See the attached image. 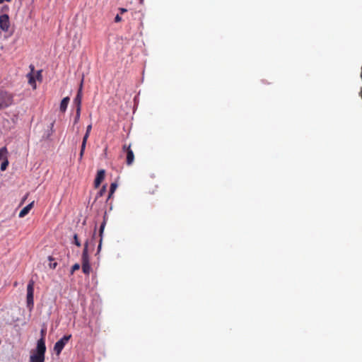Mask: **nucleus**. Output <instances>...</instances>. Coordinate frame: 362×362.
I'll list each match as a JSON object with an SVG mask.
<instances>
[{"mask_svg": "<svg viewBox=\"0 0 362 362\" xmlns=\"http://www.w3.org/2000/svg\"><path fill=\"white\" fill-rule=\"evenodd\" d=\"M46 346L42 340L37 343L35 349L32 350L29 358V362H45Z\"/></svg>", "mask_w": 362, "mask_h": 362, "instance_id": "obj_1", "label": "nucleus"}, {"mask_svg": "<svg viewBox=\"0 0 362 362\" xmlns=\"http://www.w3.org/2000/svg\"><path fill=\"white\" fill-rule=\"evenodd\" d=\"M13 95L4 90H0V110L6 108L13 104Z\"/></svg>", "mask_w": 362, "mask_h": 362, "instance_id": "obj_2", "label": "nucleus"}, {"mask_svg": "<svg viewBox=\"0 0 362 362\" xmlns=\"http://www.w3.org/2000/svg\"><path fill=\"white\" fill-rule=\"evenodd\" d=\"M71 338V334L64 335L62 339H60L55 343L54 346V351L56 354V355L59 356L61 354L65 345L67 344V342Z\"/></svg>", "mask_w": 362, "mask_h": 362, "instance_id": "obj_3", "label": "nucleus"}, {"mask_svg": "<svg viewBox=\"0 0 362 362\" xmlns=\"http://www.w3.org/2000/svg\"><path fill=\"white\" fill-rule=\"evenodd\" d=\"M34 281L30 280L27 286V306L32 308L34 305Z\"/></svg>", "mask_w": 362, "mask_h": 362, "instance_id": "obj_4", "label": "nucleus"}, {"mask_svg": "<svg viewBox=\"0 0 362 362\" xmlns=\"http://www.w3.org/2000/svg\"><path fill=\"white\" fill-rule=\"evenodd\" d=\"M122 151L126 153V163L127 165H132L134 161V154L131 148V144H124L122 146Z\"/></svg>", "mask_w": 362, "mask_h": 362, "instance_id": "obj_5", "label": "nucleus"}, {"mask_svg": "<svg viewBox=\"0 0 362 362\" xmlns=\"http://www.w3.org/2000/svg\"><path fill=\"white\" fill-rule=\"evenodd\" d=\"M83 78H82L77 94L74 100V103L76 106V108L81 109V101H82V97H83Z\"/></svg>", "mask_w": 362, "mask_h": 362, "instance_id": "obj_6", "label": "nucleus"}, {"mask_svg": "<svg viewBox=\"0 0 362 362\" xmlns=\"http://www.w3.org/2000/svg\"><path fill=\"white\" fill-rule=\"evenodd\" d=\"M10 27L9 17L7 14L0 16V28L5 32L8 31Z\"/></svg>", "mask_w": 362, "mask_h": 362, "instance_id": "obj_7", "label": "nucleus"}, {"mask_svg": "<svg viewBox=\"0 0 362 362\" xmlns=\"http://www.w3.org/2000/svg\"><path fill=\"white\" fill-rule=\"evenodd\" d=\"M105 171L104 170H100L98 171L95 179L94 180L95 187H98L103 180L105 179Z\"/></svg>", "mask_w": 362, "mask_h": 362, "instance_id": "obj_8", "label": "nucleus"}, {"mask_svg": "<svg viewBox=\"0 0 362 362\" xmlns=\"http://www.w3.org/2000/svg\"><path fill=\"white\" fill-rule=\"evenodd\" d=\"M81 264H90L89 256L88 253V242L84 245V248L81 256Z\"/></svg>", "mask_w": 362, "mask_h": 362, "instance_id": "obj_9", "label": "nucleus"}, {"mask_svg": "<svg viewBox=\"0 0 362 362\" xmlns=\"http://www.w3.org/2000/svg\"><path fill=\"white\" fill-rule=\"evenodd\" d=\"M89 136H90V134H86V133L83 136L81 146V151H80V153H79V160H81L83 158L84 151L86 149V143H87Z\"/></svg>", "mask_w": 362, "mask_h": 362, "instance_id": "obj_10", "label": "nucleus"}, {"mask_svg": "<svg viewBox=\"0 0 362 362\" xmlns=\"http://www.w3.org/2000/svg\"><path fill=\"white\" fill-rule=\"evenodd\" d=\"M34 202L30 203L26 206H25L19 213V217H24L27 215L31 209L33 207Z\"/></svg>", "mask_w": 362, "mask_h": 362, "instance_id": "obj_11", "label": "nucleus"}, {"mask_svg": "<svg viewBox=\"0 0 362 362\" xmlns=\"http://www.w3.org/2000/svg\"><path fill=\"white\" fill-rule=\"evenodd\" d=\"M69 100L70 99L69 97H65L62 100L59 107L60 111L62 112H66Z\"/></svg>", "mask_w": 362, "mask_h": 362, "instance_id": "obj_12", "label": "nucleus"}, {"mask_svg": "<svg viewBox=\"0 0 362 362\" xmlns=\"http://www.w3.org/2000/svg\"><path fill=\"white\" fill-rule=\"evenodd\" d=\"M82 271L86 275H89L91 271V267L90 264H82Z\"/></svg>", "mask_w": 362, "mask_h": 362, "instance_id": "obj_13", "label": "nucleus"}, {"mask_svg": "<svg viewBox=\"0 0 362 362\" xmlns=\"http://www.w3.org/2000/svg\"><path fill=\"white\" fill-rule=\"evenodd\" d=\"M48 260L50 262L49 264V267L50 269H54L57 266V263L56 262H52V261H54V259L52 256L48 257Z\"/></svg>", "mask_w": 362, "mask_h": 362, "instance_id": "obj_14", "label": "nucleus"}, {"mask_svg": "<svg viewBox=\"0 0 362 362\" xmlns=\"http://www.w3.org/2000/svg\"><path fill=\"white\" fill-rule=\"evenodd\" d=\"M41 337L37 340V343H40L41 340H42L43 343L45 344V335H46V328L42 329L40 331Z\"/></svg>", "mask_w": 362, "mask_h": 362, "instance_id": "obj_15", "label": "nucleus"}, {"mask_svg": "<svg viewBox=\"0 0 362 362\" xmlns=\"http://www.w3.org/2000/svg\"><path fill=\"white\" fill-rule=\"evenodd\" d=\"M81 109L76 108V116L74 118V124H77L78 122V121L80 119V117H81Z\"/></svg>", "mask_w": 362, "mask_h": 362, "instance_id": "obj_16", "label": "nucleus"}, {"mask_svg": "<svg viewBox=\"0 0 362 362\" xmlns=\"http://www.w3.org/2000/svg\"><path fill=\"white\" fill-rule=\"evenodd\" d=\"M7 153H8V151L6 147H2L1 148H0V160L2 158H4V157H6V155L7 154Z\"/></svg>", "mask_w": 362, "mask_h": 362, "instance_id": "obj_17", "label": "nucleus"}, {"mask_svg": "<svg viewBox=\"0 0 362 362\" xmlns=\"http://www.w3.org/2000/svg\"><path fill=\"white\" fill-rule=\"evenodd\" d=\"M117 187V185L116 183H112L110 185V192L108 194V198H110L112 194L115 192L116 188Z\"/></svg>", "mask_w": 362, "mask_h": 362, "instance_id": "obj_18", "label": "nucleus"}, {"mask_svg": "<svg viewBox=\"0 0 362 362\" xmlns=\"http://www.w3.org/2000/svg\"><path fill=\"white\" fill-rule=\"evenodd\" d=\"M79 269H80V264L78 263L74 264L71 269V272H70L71 274L72 275L74 273V272L78 270Z\"/></svg>", "mask_w": 362, "mask_h": 362, "instance_id": "obj_19", "label": "nucleus"}, {"mask_svg": "<svg viewBox=\"0 0 362 362\" xmlns=\"http://www.w3.org/2000/svg\"><path fill=\"white\" fill-rule=\"evenodd\" d=\"M106 192V187L105 186H103V187L99 190L98 194H97V198L99 197H102L103 196V194Z\"/></svg>", "mask_w": 362, "mask_h": 362, "instance_id": "obj_20", "label": "nucleus"}, {"mask_svg": "<svg viewBox=\"0 0 362 362\" xmlns=\"http://www.w3.org/2000/svg\"><path fill=\"white\" fill-rule=\"evenodd\" d=\"M5 158H6V160L1 165V170H5L6 169L8 165V161L6 159V156Z\"/></svg>", "mask_w": 362, "mask_h": 362, "instance_id": "obj_21", "label": "nucleus"}, {"mask_svg": "<svg viewBox=\"0 0 362 362\" xmlns=\"http://www.w3.org/2000/svg\"><path fill=\"white\" fill-rule=\"evenodd\" d=\"M74 244L78 246V247H80L81 246V243L80 241L78 240V235L77 234H74Z\"/></svg>", "mask_w": 362, "mask_h": 362, "instance_id": "obj_22", "label": "nucleus"}, {"mask_svg": "<svg viewBox=\"0 0 362 362\" xmlns=\"http://www.w3.org/2000/svg\"><path fill=\"white\" fill-rule=\"evenodd\" d=\"M29 83L30 84H32V85L33 84L34 85L33 88H35V87H36L35 81L34 78L32 76L30 77Z\"/></svg>", "mask_w": 362, "mask_h": 362, "instance_id": "obj_23", "label": "nucleus"}, {"mask_svg": "<svg viewBox=\"0 0 362 362\" xmlns=\"http://www.w3.org/2000/svg\"><path fill=\"white\" fill-rule=\"evenodd\" d=\"M91 129H92V124H90L88 125V127H86V133L90 134Z\"/></svg>", "mask_w": 362, "mask_h": 362, "instance_id": "obj_24", "label": "nucleus"}, {"mask_svg": "<svg viewBox=\"0 0 362 362\" xmlns=\"http://www.w3.org/2000/svg\"><path fill=\"white\" fill-rule=\"evenodd\" d=\"M121 21H122V18L120 17V16H119V15H117V16H115V21L116 23H119V22H120Z\"/></svg>", "mask_w": 362, "mask_h": 362, "instance_id": "obj_25", "label": "nucleus"}, {"mask_svg": "<svg viewBox=\"0 0 362 362\" xmlns=\"http://www.w3.org/2000/svg\"><path fill=\"white\" fill-rule=\"evenodd\" d=\"M119 11H120V13L122 14V13L127 12V10L126 8H119Z\"/></svg>", "mask_w": 362, "mask_h": 362, "instance_id": "obj_26", "label": "nucleus"}, {"mask_svg": "<svg viewBox=\"0 0 362 362\" xmlns=\"http://www.w3.org/2000/svg\"><path fill=\"white\" fill-rule=\"evenodd\" d=\"M105 228H100V230H99V232H100V235H101L103 232V230H104Z\"/></svg>", "mask_w": 362, "mask_h": 362, "instance_id": "obj_27", "label": "nucleus"}, {"mask_svg": "<svg viewBox=\"0 0 362 362\" xmlns=\"http://www.w3.org/2000/svg\"><path fill=\"white\" fill-rule=\"evenodd\" d=\"M4 2V0H0V4H3Z\"/></svg>", "mask_w": 362, "mask_h": 362, "instance_id": "obj_28", "label": "nucleus"}, {"mask_svg": "<svg viewBox=\"0 0 362 362\" xmlns=\"http://www.w3.org/2000/svg\"><path fill=\"white\" fill-rule=\"evenodd\" d=\"M100 226H101V227L105 226V223H102V224L100 225Z\"/></svg>", "mask_w": 362, "mask_h": 362, "instance_id": "obj_29", "label": "nucleus"}, {"mask_svg": "<svg viewBox=\"0 0 362 362\" xmlns=\"http://www.w3.org/2000/svg\"><path fill=\"white\" fill-rule=\"evenodd\" d=\"M141 4H143L144 0H139Z\"/></svg>", "mask_w": 362, "mask_h": 362, "instance_id": "obj_30", "label": "nucleus"}]
</instances>
